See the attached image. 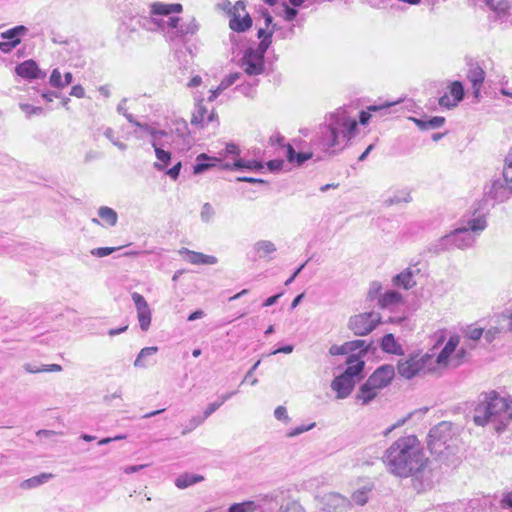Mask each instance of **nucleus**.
Segmentation results:
<instances>
[{
	"label": "nucleus",
	"instance_id": "1",
	"mask_svg": "<svg viewBox=\"0 0 512 512\" xmlns=\"http://www.w3.org/2000/svg\"><path fill=\"white\" fill-rule=\"evenodd\" d=\"M358 123L346 108H339L325 116L311 140L312 146L335 155L343 151L355 136Z\"/></svg>",
	"mask_w": 512,
	"mask_h": 512
},
{
	"label": "nucleus",
	"instance_id": "2",
	"mask_svg": "<svg viewBox=\"0 0 512 512\" xmlns=\"http://www.w3.org/2000/svg\"><path fill=\"white\" fill-rule=\"evenodd\" d=\"M383 462L390 473L406 478L422 472L427 458L417 437L409 435L399 438L385 451Z\"/></svg>",
	"mask_w": 512,
	"mask_h": 512
},
{
	"label": "nucleus",
	"instance_id": "3",
	"mask_svg": "<svg viewBox=\"0 0 512 512\" xmlns=\"http://www.w3.org/2000/svg\"><path fill=\"white\" fill-rule=\"evenodd\" d=\"M506 407V398L501 397L496 391L480 394L473 411V422L477 426L484 427L489 423L503 424V409ZM497 431L501 428L496 427Z\"/></svg>",
	"mask_w": 512,
	"mask_h": 512
},
{
	"label": "nucleus",
	"instance_id": "4",
	"mask_svg": "<svg viewBox=\"0 0 512 512\" xmlns=\"http://www.w3.org/2000/svg\"><path fill=\"white\" fill-rule=\"evenodd\" d=\"M182 10L180 3L154 2L150 5V15L141 17L139 25L147 31H161L167 35L169 28L175 27L177 21L176 16L171 15L181 13Z\"/></svg>",
	"mask_w": 512,
	"mask_h": 512
},
{
	"label": "nucleus",
	"instance_id": "5",
	"mask_svg": "<svg viewBox=\"0 0 512 512\" xmlns=\"http://www.w3.org/2000/svg\"><path fill=\"white\" fill-rule=\"evenodd\" d=\"M475 241L476 236L460 226L449 234L431 242L428 245V251L434 254H439L455 248L464 250L472 247Z\"/></svg>",
	"mask_w": 512,
	"mask_h": 512
},
{
	"label": "nucleus",
	"instance_id": "6",
	"mask_svg": "<svg viewBox=\"0 0 512 512\" xmlns=\"http://www.w3.org/2000/svg\"><path fill=\"white\" fill-rule=\"evenodd\" d=\"M453 424L442 421L430 429L427 446L430 452L437 456L450 453L454 436Z\"/></svg>",
	"mask_w": 512,
	"mask_h": 512
},
{
	"label": "nucleus",
	"instance_id": "7",
	"mask_svg": "<svg viewBox=\"0 0 512 512\" xmlns=\"http://www.w3.org/2000/svg\"><path fill=\"white\" fill-rule=\"evenodd\" d=\"M267 52V44L255 47H248L239 60V66L249 76H258L265 71V54Z\"/></svg>",
	"mask_w": 512,
	"mask_h": 512
},
{
	"label": "nucleus",
	"instance_id": "8",
	"mask_svg": "<svg viewBox=\"0 0 512 512\" xmlns=\"http://www.w3.org/2000/svg\"><path fill=\"white\" fill-rule=\"evenodd\" d=\"M381 323V315L378 312L370 311L351 316L348 328L357 336L370 334Z\"/></svg>",
	"mask_w": 512,
	"mask_h": 512
},
{
	"label": "nucleus",
	"instance_id": "9",
	"mask_svg": "<svg viewBox=\"0 0 512 512\" xmlns=\"http://www.w3.org/2000/svg\"><path fill=\"white\" fill-rule=\"evenodd\" d=\"M433 356L430 354H413L408 359L400 360L397 370L400 376L406 379H412L420 372L424 371L432 363Z\"/></svg>",
	"mask_w": 512,
	"mask_h": 512
},
{
	"label": "nucleus",
	"instance_id": "10",
	"mask_svg": "<svg viewBox=\"0 0 512 512\" xmlns=\"http://www.w3.org/2000/svg\"><path fill=\"white\" fill-rule=\"evenodd\" d=\"M175 27H171L168 30L167 37L170 41L184 42L188 40L190 37L195 35L199 30V24L194 17H191L187 20H182L180 17L176 16Z\"/></svg>",
	"mask_w": 512,
	"mask_h": 512
},
{
	"label": "nucleus",
	"instance_id": "11",
	"mask_svg": "<svg viewBox=\"0 0 512 512\" xmlns=\"http://www.w3.org/2000/svg\"><path fill=\"white\" fill-rule=\"evenodd\" d=\"M395 376V370L392 365H382L378 367L366 380L369 385L378 391L387 387Z\"/></svg>",
	"mask_w": 512,
	"mask_h": 512
},
{
	"label": "nucleus",
	"instance_id": "12",
	"mask_svg": "<svg viewBox=\"0 0 512 512\" xmlns=\"http://www.w3.org/2000/svg\"><path fill=\"white\" fill-rule=\"evenodd\" d=\"M168 134H173L175 140L173 141L171 138L167 140L169 144L174 145L176 149L184 151L191 148L193 139L188 131L186 122L177 123L175 130H171Z\"/></svg>",
	"mask_w": 512,
	"mask_h": 512
},
{
	"label": "nucleus",
	"instance_id": "13",
	"mask_svg": "<svg viewBox=\"0 0 512 512\" xmlns=\"http://www.w3.org/2000/svg\"><path fill=\"white\" fill-rule=\"evenodd\" d=\"M462 228L469 233L479 235L487 227L486 214L479 209H475L467 219H463Z\"/></svg>",
	"mask_w": 512,
	"mask_h": 512
},
{
	"label": "nucleus",
	"instance_id": "14",
	"mask_svg": "<svg viewBox=\"0 0 512 512\" xmlns=\"http://www.w3.org/2000/svg\"><path fill=\"white\" fill-rule=\"evenodd\" d=\"M487 194L497 202H504L512 195V184L499 177L493 180Z\"/></svg>",
	"mask_w": 512,
	"mask_h": 512
},
{
	"label": "nucleus",
	"instance_id": "15",
	"mask_svg": "<svg viewBox=\"0 0 512 512\" xmlns=\"http://www.w3.org/2000/svg\"><path fill=\"white\" fill-rule=\"evenodd\" d=\"M420 272L416 265L409 266L392 278L394 286L409 290L416 285L415 276Z\"/></svg>",
	"mask_w": 512,
	"mask_h": 512
},
{
	"label": "nucleus",
	"instance_id": "16",
	"mask_svg": "<svg viewBox=\"0 0 512 512\" xmlns=\"http://www.w3.org/2000/svg\"><path fill=\"white\" fill-rule=\"evenodd\" d=\"M15 71L18 76L24 79H44L46 77V73L41 71L38 64L32 59L18 64Z\"/></svg>",
	"mask_w": 512,
	"mask_h": 512
},
{
	"label": "nucleus",
	"instance_id": "17",
	"mask_svg": "<svg viewBox=\"0 0 512 512\" xmlns=\"http://www.w3.org/2000/svg\"><path fill=\"white\" fill-rule=\"evenodd\" d=\"M355 384L351 378L340 374L331 382V389L336 392L337 399H345L351 394Z\"/></svg>",
	"mask_w": 512,
	"mask_h": 512
},
{
	"label": "nucleus",
	"instance_id": "18",
	"mask_svg": "<svg viewBox=\"0 0 512 512\" xmlns=\"http://www.w3.org/2000/svg\"><path fill=\"white\" fill-rule=\"evenodd\" d=\"M277 251L276 245L269 240H259L254 243L252 248L253 261H257L259 259H265L267 261L272 260L273 255Z\"/></svg>",
	"mask_w": 512,
	"mask_h": 512
},
{
	"label": "nucleus",
	"instance_id": "19",
	"mask_svg": "<svg viewBox=\"0 0 512 512\" xmlns=\"http://www.w3.org/2000/svg\"><path fill=\"white\" fill-rule=\"evenodd\" d=\"M226 162H223L218 157H211L207 155L206 153H201L196 157V163L193 166V173L194 174H202L206 172L209 169H212L214 167H219L223 170V164Z\"/></svg>",
	"mask_w": 512,
	"mask_h": 512
},
{
	"label": "nucleus",
	"instance_id": "20",
	"mask_svg": "<svg viewBox=\"0 0 512 512\" xmlns=\"http://www.w3.org/2000/svg\"><path fill=\"white\" fill-rule=\"evenodd\" d=\"M347 367L342 374L357 382L362 378L365 363L359 359L355 354H351L347 358Z\"/></svg>",
	"mask_w": 512,
	"mask_h": 512
},
{
	"label": "nucleus",
	"instance_id": "21",
	"mask_svg": "<svg viewBox=\"0 0 512 512\" xmlns=\"http://www.w3.org/2000/svg\"><path fill=\"white\" fill-rule=\"evenodd\" d=\"M467 79L472 85L474 96L478 97L481 85L485 79L484 70L477 63H470L467 71Z\"/></svg>",
	"mask_w": 512,
	"mask_h": 512
},
{
	"label": "nucleus",
	"instance_id": "22",
	"mask_svg": "<svg viewBox=\"0 0 512 512\" xmlns=\"http://www.w3.org/2000/svg\"><path fill=\"white\" fill-rule=\"evenodd\" d=\"M166 145H170L168 140H164L162 142L154 141L152 146L158 160L153 164V166L158 171H163L165 166H167L171 161V153L163 149V147Z\"/></svg>",
	"mask_w": 512,
	"mask_h": 512
},
{
	"label": "nucleus",
	"instance_id": "23",
	"mask_svg": "<svg viewBox=\"0 0 512 512\" xmlns=\"http://www.w3.org/2000/svg\"><path fill=\"white\" fill-rule=\"evenodd\" d=\"M263 169V164L257 160H243L236 158L233 162H226L223 164V170H249L259 171Z\"/></svg>",
	"mask_w": 512,
	"mask_h": 512
},
{
	"label": "nucleus",
	"instance_id": "24",
	"mask_svg": "<svg viewBox=\"0 0 512 512\" xmlns=\"http://www.w3.org/2000/svg\"><path fill=\"white\" fill-rule=\"evenodd\" d=\"M216 114L214 111L208 113L207 109L202 105V103H198L191 118V124L193 125H201L204 127L209 123L215 120Z\"/></svg>",
	"mask_w": 512,
	"mask_h": 512
},
{
	"label": "nucleus",
	"instance_id": "25",
	"mask_svg": "<svg viewBox=\"0 0 512 512\" xmlns=\"http://www.w3.org/2000/svg\"><path fill=\"white\" fill-rule=\"evenodd\" d=\"M459 344V337L457 335L451 336L446 342L445 346L442 348L440 353L435 359V363L438 365H446L448 359L451 355L456 351V348Z\"/></svg>",
	"mask_w": 512,
	"mask_h": 512
},
{
	"label": "nucleus",
	"instance_id": "26",
	"mask_svg": "<svg viewBox=\"0 0 512 512\" xmlns=\"http://www.w3.org/2000/svg\"><path fill=\"white\" fill-rule=\"evenodd\" d=\"M283 147L287 161L296 166H301L313 156L312 152H296L291 144L283 145Z\"/></svg>",
	"mask_w": 512,
	"mask_h": 512
},
{
	"label": "nucleus",
	"instance_id": "27",
	"mask_svg": "<svg viewBox=\"0 0 512 512\" xmlns=\"http://www.w3.org/2000/svg\"><path fill=\"white\" fill-rule=\"evenodd\" d=\"M380 347L386 353L399 356L404 355L402 346L396 341L394 335L391 333L385 334L382 337Z\"/></svg>",
	"mask_w": 512,
	"mask_h": 512
},
{
	"label": "nucleus",
	"instance_id": "28",
	"mask_svg": "<svg viewBox=\"0 0 512 512\" xmlns=\"http://www.w3.org/2000/svg\"><path fill=\"white\" fill-rule=\"evenodd\" d=\"M252 18L248 13L243 17L240 15L230 16L229 27L234 32H245L252 26Z\"/></svg>",
	"mask_w": 512,
	"mask_h": 512
},
{
	"label": "nucleus",
	"instance_id": "29",
	"mask_svg": "<svg viewBox=\"0 0 512 512\" xmlns=\"http://www.w3.org/2000/svg\"><path fill=\"white\" fill-rule=\"evenodd\" d=\"M403 301L402 295L396 290H388L383 293L378 300V305L383 308H391Z\"/></svg>",
	"mask_w": 512,
	"mask_h": 512
},
{
	"label": "nucleus",
	"instance_id": "30",
	"mask_svg": "<svg viewBox=\"0 0 512 512\" xmlns=\"http://www.w3.org/2000/svg\"><path fill=\"white\" fill-rule=\"evenodd\" d=\"M28 28L24 25H17L13 28L8 29L7 31L1 33V38L3 40H8L12 42L14 45H19L21 42V38L27 35Z\"/></svg>",
	"mask_w": 512,
	"mask_h": 512
},
{
	"label": "nucleus",
	"instance_id": "31",
	"mask_svg": "<svg viewBox=\"0 0 512 512\" xmlns=\"http://www.w3.org/2000/svg\"><path fill=\"white\" fill-rule=\"evenodd\" d=\"M185 253L187 254V260L191 264L214 265L218 262V259L212 255H205L201 252H195L188 249H185Z\"/></svg>",
	"mask_w": 512,
	"mask_h": 512
},
{
	"label": "nucleus",
	"instance_id": "32",
	"mask_svg": "<svg viewBox=\"0 0 512 512\" xmlns=\"http://www.w3.org/2000/svg\"><path fill=\"white\" fill-rule=\"evenodd\" d=\"M413 121L421 130H432L441 127L445 122V118L442 116H432L429 118H413Z\"/></svg>",
	"mask_w": 512,
	"mask_h": 512
},
{
	"label": "nucleus",
	"instance_id": "33",
	"mask_svg": "<svg viewBox=\"0 0 512 512\" xmlns=\"http://www.w3.org/2000/svg\"><path fill=\"white\" fill-rule=\"evenodd\" d=\"M378 392L379 391L376 388L369 385V383L366 381L360 386L356 395V399L361 401L363 405H367L378 395Z\"/></svg>",
	"mask_w": 512,
	"mask_h": 512
},
{
	"label": "nucleus",
	"instance_id": "34",
	"mask_svg": "<svg viewBox=\"0 0 512 512\" xmlns=\"http://www.w3.org/2000/svg\"><path fill=\"white\" fill-rule=\"evenodd\" d=\"M204 477L194 473H183L175 479V486L179 489H185L189 486L202 482Z\"/></svg>",
	"mask_w": 512,
	"mask_h": 512
},
{
	"label": "nucleus",
	"instance_id": "35",
	"mask_svg": "<svg viewBox=\"0 0 512 512\" xmlns=\"http://www.w3.org/2000/svg\"><path fill=\"white\" fill-rule=\"evenodd\" d=\"M396 102H385L381 105H370L368 107V111H361L359 114V122L362 125L368 124L371 114L370 112H387L393 105H395Z\"/></svg>",
	"mask_w": 512,
	"mask_h": 512
},
{
	"label": "nucleus",
	"instance_id": "36",
	"mask_svg": "<svg viewBox=\"0 0 512 512\" xmlns=\"http://www.w3.org/2000/svg\"><path fill=\"white\" fill-rule=\"evenodd\" d=\"M139 128H141L143 131H145L148 135L151 136V138H152L151 145L152 146H153L154 141L162 142V141H164V139H168V138H171L173 141L175 140L173 134L169 135L167 131L156 129L155 127L150 126L148 124H142V126H139Z\"/></svg>",
	"mask_w": 512,
	"mask_h": 512
},
{
	"label": "nucleus",
	"instance_id": "37",
	"mask_svg": "<svg viewBox=\"0 0 512 512\" xmlns=\"http://www.w3.org/2000/svg\"><path fill=\"white\" fill-rule=\"evenodd\" d=\"M411 201L410 192L406 189L396 191L392 196L384 200V205L390 207L396 204L408 203Z\"/></svg>",
	"mask_w": 512,
	"mask_h": 512
},
{
	"label": "nucleus",
	"instance_id": "38",
	"mask_svg": "<svg viewBox=\"0 0 512 512\" xmlns=\"http://www.w3.org/2000/svg\"><path fill=\"white\" fill-rule=\"evenodd\" d=\"M158 352L157 346H150L142 348L137 355L134 366L136 368H146L147 367V358L155 355Z\"/></svg>",
	"mask_w": 512,
	"mask_h": 512
},
{
	"label": "nucleus",
	"instance_id": "39",
	"mask_svg": "<svg viewBox=\"0 0 512 512\" xmlns=\"http://www.w3.org/2000/svg\"><path fill=\"white\" fill-rule=\"evenodd\" d=\"M98 216L108 226L113 227L117 224L118 214L114 209L108 206H101L98 209Z\"/></svg>",
	"mask_w": 512,
	"mask_h": 512
},
{
	"label": "nucleus",
	"instance_id": "40",
	"mask_svg": "<svg viewBox=\"0 0 512 512\" xmlns=\"http://www.w3.org/2000/svg\"><path fill=\"white\" fill-rule=\"evenodd\" d=\"M51 478H52V474L41 473L40 475L33 476L29 479L24 480L20 486L23 489L36 488V487L48 482Z\"/></svg>",
	"mask_w": 512,
	"mask_h": 512
},
{
	"label": "nucleus",
	"instance_id": "41",
	"mask_svg": "<svg viewBox=\"0 0 512 512\" xmlns=\"http://www.w3.org/2000/svg\"><path fill=\"white\" fill-rule=\"evenodd\" d=\"M237 392L231 391L218 396L217 400L210 403L205 408V416H211L215 411H217L226 401H228L232 396H234Z\"/></svg>",
	"mask_w": 512,
	"mask_h": 512
},
{
	"label": "nucleus",
	"instance_id": "42",
	"mask_svg": "<svg viewBox=\"0 0 512 512\" xmlns=\"http://www.w3.org/2000/svg\"><path fill=\"white\" fill-rule=\"evenodd\" d=\"M277 24H274L272 28L268 31L266 27H260L257 32V37L260 39L258 45H262L264 42L267 44V49L270 47L272 43V36L275 33V29Z\"/></svg>",
	"mask_w": 512,
	"mask_h": 512
},
{
	"label": "nucleus",
	"instance_id": "43",
	"mask_svg": "<svg viewBox=\"0 0 512 512\" xmlns=\"http://www.w3.org/2000/svg\"><path fill=\"white\" fill-rule=\"evenodd\" d=\"M209 416H205V411L203 412V415H196V416H193L188 422L187 424L184 426L183 430H182V435H186L190 432H192L194 429H196L198 426H200L201 424L204 423V421L208 418Z\"/></svg>",
	"mask_w": 512,
	"mask_h": 512
},
{
	"label": "nucleus",
	"instance_id": "44",
	"mask_svg": "<svg viewBox=\"0 0 512 512\" xmlns=\"http://www.w3.org/2000/svg\"><path fill=\"white\" fill-rule=\"evenodd\" d=\"M370 491H371V488L366 487V486L356 490L352 494V501L355 504L360 505V506L365 505L368 501V494Z\"/></svg>",
	"mask_w": 512,
	"mask_h": 512
},
{
	"label": "nucleus",
	"instance_id": "45",
	"mask_svg": "<svg viewBox=\"0 0 512 512\" xmlns=\"http://www.w3.org/2000/svg\"><path fill=\"white\" fill-rule=\"evenodd\" d=\"M137 318L140 329L142 331H147L151 324V309L149 308L137 311Z\"/></svg>",
	"mask_w": 512,
	"mask_h": 512
},
{
	"label": "nucleus",
	"instance_id": "46",
	"mask_svg": "<svg viewBox=\"0 0 512 512\" xmlns=\"http://www.w3.org/2000/svg\"><path fill=\"white\" fill-rule=\"evenodd\" d=\"M346 345H347V349H348L349 353L360 350V352L362 354H365L368 351L369 346H370V344H367L365 340H360V339L348 341V342H346Z\"/></svg>",
	"mask_w": 512,
	"mask_h": 512
},
{
	"label": "nucleus",
	"instance_id": "47",
	"mask_svg": "<svg viewBox=\"0 0 512 512\" xmlns=\"http://www.w3.org/2000/svg\"><path fill=\"white\" fill-rule=\"evenodd\" d=\"M242 77V74L240 72H234L227 75L220 84L218 85V90H226L233 84H235L238 80H240Z\"/></svg>",
	"mask_w": 512,
	"mask_h": 512
},
{
	"label": "nucleus",
	"instance_id": "48",
	"mask_svg": "<svg viewBox=\"0 0 512 512\" xmlns=\"http://www.w3.org/2000/svg\"><path fill=\"white\" fill-rule=\"evenodd\" d=\"M104 136L111 141V143L116 146L118 149H120L121 151H125L127 149V145L121 141H119L118 137H116L115 135V131L110 128V127H107L105 130H104Z\"/></svg>",
	"mask_w": 512,
	"mask_h": 512
},
{
	"label": "nucleus",
	"instance_id": "49",
	"mask_svg": "<svg viewBox=\"0 0 512 512\" xmlns=\"http://www.w3.org/2000/svg\"><path fill=\"white\" fill-rule=\"evenodd\" d=\"M505 181L512 184V148L505 158V165L503 168L502 177Z\"/></svg>",
	"mask_w": 512,
	"mask_h": 512
},
{
	"label": "nucleus",
	"instance_id": "50",
	"mask_svg": "<svg viewBox=\"0 0 512 512\" xmlns=\"http://www.w3.org/2000/svg\"><path fill=\"white\" fill-rule=\"evenodd\" d=\"M450 93L456 102H461L464 98V87L460 81H454L450 86Z\"/></svg>",
	"mask_w": 512,
	"mask_h": 512
},
{
	"label": "nucleus",
	"instance_id": "51",
	"mask_svg": "<svg viewBox=\"0 0 512 512\" xmlns=\"http://www.w3.org/2000/svg\"><path fill=\"white\" fill-rule=\"evenodd\" d=\"M214 215H215V210H214L213 206L210 203H205L202 206L201 212H200V218H201L202 222H204V223L211 222L212 219L214 218Z\"/></svg>",
	"mask_w": 512,
	"mask_h": 512
},
{
	"label": "nucleus",
	"instance_id": "52",
	"mask_svg": "<svg viewBox=\"0 0 512 512\" xmlns=\"http://www.w3.org/2000/svg\"><path fill=\"white\" fill-rule=\"evenodd\" d=\"M277 33V37L280 39H291L295 35V25H291L289 27H281L278 26L275 29Z\"/></svg>",
	"mask_w": 512,
	"mask_h": 512
},
{
	"label": "nucleus",
	"instance_id": "53",
	"mask_svg": "<svg viewBox=\"0 0 512 512\" xmlns=\"http://www.w3.org/2000/svg\"><path fill=\"white\" fill-rule=\"evenodd\" d=\"M19 107L26 114L27 118H30L33 115H40L43 113V108L40 106H33L27 103H20Z\"/></svg>",
	"mask_w": 512,
	"mask_h": 512
},
{
	"label": "nucleus",
	"instance_id": "54",
	"mask_svg": "<svg viewBox=\"0 0 512 512\" xmlns=\"http://www.w3.org/2000/svg\"><path fill=\"white\" fill-rule=\"evenodd\" d=\"M504 331V328L503 327H498V326H493V327H490L489 329H487L484 333H483V336H484V339L486 340V342L488 343H491L493 342L495 339H497L499 337V335Z\"/></svg>",
	"mask_w": 512,
	"mask_h": 512
},
{
	"label": "nucleus",
	"instance_id": "55",
	"mask_svg": "<svg viewBox=\"0 0 512 512\" xmlns=\"http://www.w3.org/2000/svg\"><path fill=\"white\" fill-rule=\"evenodd\" d=\"M49 84L57 89L63 88L62 74L58 68L53 69L49 78Z\"/></svg>",
	"mask_w": 512,
	"mask_h": 512
},
{
	"label": "nucleus",
	"instance_id": "56",
	"mask_svg": "<svg viewBox=\"0 0 512 512\" xmlns=\"http://www.w3.org/2000/svg\"><path fill=\"white\" fill-rule=\"evenodd\" d=\"M381 291H382L381 283L378 281H374L370 284L367 296L372 301L375 299L379 300V297L382 295Z\"/></svg>",
	"mask_w": 512,
	"mask_h": 512
},
{
	"label": "nucleus",
	"instance_id": "57",
	"mask_svg": "<svg viewBox=\"0 0 512 512\" xmlns=\"http://www.w3.org/2000/svg\"><path fill=\"white\" fill-rule=\"evenodd\" d=\"M132 300L134 302V305L136 307V311H139V310H145V309H149V305L147 303V301L145 300V298L137 293V292H133L132 295Z\"/></svg>",
	"mask_w": 512,
	"mask_h": 512
},
{
	"label": "nucleus",
	"instance_id": "58",
	"mask_svg": "<svg viewBox=\"0 0 512 512\" xmlns=\"http://www.w3.org/2000/svg\"><path fill=\"white\" fill-rule=\"evenodd\" d=\"M256 85H257V82H255L254 84L245 83V84L237 85L235 87V90H237L238 92L242 93L243 95H245L247 97H252L253 93L255 92L254 87Z\"/></svg>",
	"mask_w": 512,
	"mask_h": 512
},
{
	"label": "nucleus",
	"instance_id": "59",
	"mask_svg": "<svg viewBox=\"0 0 512 512\" xmlns=\"http://www.w3.org/2000/svg\"><path fill=\"white\" fill-rule=\"evenodd\" d=\"M118 248L116 247H99L94 248L91 250V254L95 257L103 258L110 254H112L114 251H116Z\"/></svg>",
	"mask_w": 512,
	"mask_h": 512
},
{
	"label": "nucleus",
	"instance_id": "60",
	"mask_svg": "<svg viewBox=\"0 0 512 512\" xmlns=\"http://www.w3.org/2000/svg\"><path fill=\"white\" fill-rule=\"evenodd\" d=\"M484 330L477 327H468L465 332L467 338L473 341L479 340L483 336Z\"/></svg>",
	"mask_w": 512,
	"mask_h": 512
},
{
	"label": "nucleus",
	"instance_id": "61",
	"mask_svg": "<svg viewBox=\"0 0 512 512\" xmlns=\"http://www.w3.org/2000/svg\"><path fill=\"white\" fill-rule=\"evenodd\" d=\"M315 426V423H311L309 425H300L295 427L294 429H291L288 433V437H295L298 436L306 431L311 430Z\"/></svg>",
	"mask_w": 512,
	"mask_h": 512
},
{
	"label": "nucleus",
	"instance_id": "62",
	"mask_svg": "<svg viewBox=\"0 0 512 512\" xmlns=\"http://www.w3.org/2000/svg\"><path fill=\"white\" fill-rule=\"evenodd\" d=\"M260 360H258L257 362L254 363V365L250 368V370L246 373L243 381V382H249L250 385L254 386L258 383V379L257 378H253L252 375H254V371L258 368V366L260 365Z\"/></svg>",
	"mask_w": 512,
	"mask_h": 512
},
{
	"label": "nucleus",
	"instance_id": "63",
	"mask_svg": "<svg viewBox=\"0 0 512 512\" xmlns=\"http://www.w3.org/2000/svg\"><path fill=\"white\" fill-rule=\"evenodd\" d=\"M329 353L332 356L346 355L349 354L346 342L342 345H332L329 348Z\"/></svg>",
	"mask_w": 512,
	"mask_h": 512
},
{
	"label": "nucleus",
	"instance_id": "64",
	"mask_svg": "<svg viewBox=\"0 0 512 512\" xmlns=\"http://www.w3.org/2000/svg\"><path fill=\"white\" fill-rule=\"evenodd\" d=\"M278 512H304V509L297 502H291L286 506H281Z\"/></svg>",
	"mask_w": 512,
	"mask_h": 512
}]
</instances>
